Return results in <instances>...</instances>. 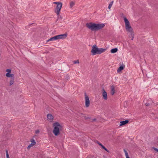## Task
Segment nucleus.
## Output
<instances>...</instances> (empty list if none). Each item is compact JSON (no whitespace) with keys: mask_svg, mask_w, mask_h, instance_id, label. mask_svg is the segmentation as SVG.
<instances>
[{"mask_svg":"<svg viewBox=\"0 0 158 158\" xmlns=\"http://www.w3.org/2000/svg\"><path fill=\"white\" fill-rule=\"evenodd\" d=\"M86 26L92 31H96L103 28L105 25L103 24H96L92 23H87Z\"/></svg>","mask_w":158,"mask_h":158,"instance_id":"obj_1","label":"nucleus"},{"mask_svg":"<svg viewBox=\"0 0 158 158\" xmlns=\"http://www.w3.org/2000/svg\"><path fill=\"white\" fill-rule=\"evenodd\" d=\"M54 127L53 132L54 134L57 136L60 134V131L62 130V126L59 123L56 122L53 124Z\"/></svg>","mask_w":158,"mask_h":158,"instance_id":"obj_2","label":"nucleus"},{"mask_svg":"<svg viewBox=\"0 0 158 158\" xmlns=\"http://www.w3.org/2000/svg\"><path fill=\"white\" fill-rule=\"evenodd\" d=\"M106 49L101 48H98L96 45L93 46L91 50V52L93 55L96 54H100L104 52Z\"/></svg>","mask_w":158,"mask_h":158,"instance_id":"obj_3","label":"nucleus"},{"mask_svg":"<svg viewBox=\"0 0 158 158\" xmlns=\"http://www.w3.org/2000/svg\"><path fill=\"white\" fill-rule=\"evenodd\" d=\"M67 33H65L63 34L58 35L53 37H51L49 39L47 40V42L50 41L55 40H56L61 39H65L67 36Z\"/></svg>","mask_w":158,"mask_h":158,"instance_id":"obj_4","label":"nucleus"},{"mask_svg":"<svg viewBox=\"0 0 158 158\" xmlns=\"http://www.w3.org/2000/svg\"><path fill=\"white\" fill-rule=\"evenodd\" d=\"M53 3L57 5L55 11L57 15H59L62 6V3L60 2H54Z\"/></svg>","mask_w":158,"mask_h":158,"instance_id":"obj_5","label":"nucleus"},{"mask_svg":"<svg viewBox=\"0 0 158 158\" xmlns=\"http://www.w3.org/2000/svg\"><path fill=\"white\" fill-rule=\"evenodd\" d=\"M124 22L125 24L126 29L127 31L131 32L132 31V29L131 27L129 22L126 17L124 18Z\"/></svg>","mask_w":158,"mask_h":158,"instance_id":"obj_6","label":"nucleus"},{"mask_svg":"<svg viewBox=\"0 0 158 158\" xmlns=\"http://www.w3.org/2000/svg\"><path fill=\"white\" fill-rule=\"evenodd\" d=\"M85 105L86 107H88L89 106L90 101L88 96L85 94Z\"/></svg>","mask_w":158,"mask_h":158,"instance_id":"obj_7","label":"nucleus"},{"mask_svg":"<svg viewBox=\"0 0 158 158\" xmlns=\"http://www.w3.org/2000/svg\"><path fill=\"white\" fill-rule=\"evenodd\" d=\"M30 141L32 143L30 144L27 147V149L28 150L31 147L34 146L36 144L35 141L33 139H31Z\"/></svg>","mask_w":158,"mask_h":158,"instance_id":"obj_8","label":"nucleus"},{"mask_svg":"<svg viewBox=\"0 0 158 158\" xmlns=\"http://www.w3.org/2000/svg\"><path fill=\"white\" fill-rule=\"evenodd\" d=\"M6 71L7 72L6 74V76L7 77H13L14 75L13 74H10L11 70L10 69H7Z\"/></svg>","mask_w":158,"mask_h":158,"instance_id":"obj_9","label":"nucleus"},{"mask_svg":"<svg viewBox=\"0 0 158 158\" xmlns=\"http://www.w3.org/2000/svg\"><path fill=\"white\" fill-rule=\"evenodd\" d=\"M102 95L103 98L104 100H106L107 99V94L104 90H103Z\"/></svg>","mask_w":158,"mask_h":158,"instance_id":"obj_10","label":"nucleus"},{"mask_svg":"<svg viewBox=\"0 0 158 158\" xmlns=\"http://www.w3.org/2000/svg\"><path fill=\"white\" fill-rule=\"evenodd\" d=\"M48 120L49 122H52L53 119V116L50 114H49L47 116Z\"/></svg>","mask_w":158,"mask_h":158,"instance_id":"obj_11","label":"nucleus"},{"mask_svg":"<svg viewBox=\"0 0 158 158\" xmlns=\"http://www.w3.org/2000/svg\"><path fill=\"white\" fill-rule=\"evenodd\" d=\"M125 67V66L123 65H122L117 69V72L118 73L120 72L121 71L123 70Z\"/></svg>","mask_w":158,"mask_h":158,"instance_id":"obj_12","label":"nucleus"},{"mask_svg":"<svg viewBox=\"0 0 158 158\" xmlns=\"http://www.w3.org/2000/svg\"><path fill=\"white\" fill-rule=\"evenodd\" d=\"M129 122L128 120H126L124 121H121L119 125L120 126H122L123 125H124L128 123Z\"/></svg>","mask_w":158,"mask_h":158,"instance_id":"obj_13","label":"nucleus"},{"mask_svg":"<svg viewBox=\"0 0 158 158\" xmlns=\"http://www.w3.org/2000/svg\"><path fill=\"white\" fill-rule=\"evenodd\" d=\"M152 101L151 99H149L147 101V102L145 104V105L146 106H149L150 105V104H152Z\"/></svg>","mask_w":158,"mask_h":158,"instance_id":"obj_14","label":"nucleus"},{"mask_svg":"<svg viewBox=\"0 0 158 158\" xmlns=\"http://www.w3.org/2000/svg\"><path fill=\"white\" fill-rule=\"evenodd\" d=\"M114 87V86H112L111 87V94L112 95H113L115 93Z\"/></svg>","mask_w":158,"mask_h":158,"instance_id":"obj_15","label":"nucleus"},{"mask_svg":"<svg viewBox=\"0 0 158 158\" xmlns=\"http://www.w3.org/2000/svg\"><path fill=\"white\" fill-rule=\"evenodd\" d=\"M118 51V49L117 48H114L112 49L111 50V52L112 53H115L117 52Z\"/></svg>","mask_w":158,"mask_h":158,"instance_id":"obj_16","label":"nucleus"},{"mask_svg":"<svg viewBox=\"0 0 158 158\" xmlns=\"http://www.w3.org/2000/svg\"><path fill=\"white\" fill-rule=\"evenodd\" d=\"M75 5V2L73 1H71L70 2V8H72Z\"/></svg>","mask_w":158,"mask_h":158,"instance_id":"obj_17","label":"nucleus"},{"mask_svg":"<svg viewBox=\"0 0 158 158\" xmlns=\"http://www.w3.org/2000/svg\"><path fill=\"white\" fill-rule=\"evenodd\" d=\"M113 2L112 1V2H110V3L109 6H108V8L109 9H110V8H111L113 4Z\"/></svg>","mask_w":158,"mask_h":158,"instance_id":"obj_18","label":"nucleus"},{"mask_svg":"<svg viewBox=\"0 0 158 158\" xmlns=\"http://www.w3.org/2000/svg\"><path fill=\"white\" fill-rule=\"evenodd\" d=\"M79 63V60H77L74 61H73V63L75 64H78V63Z\"/></svg>","mask_w":158,"mask_h":158,"instance_id":"obj_19","label":"nucleus"},{"mask_svg":"<svg viewBox=\"0 0 158 158\" xmlns=\"http://www.w3.org/2000/svg\"><path fill=\"white\" fill-rule=\"evenodd\" d=\"M99 144L102 147V148L105 150L106 151H107V149L106 148L102 145Z\"/></svg>","mask_w":158,"mask_h":158,"instance_id":"obj_20","label":"nucleus"},{"mask_svg":"<svg viewBox=\"0 0 158 158\" xmlns=\"http://www.w3.org/2000/svg\"><path fill=\"white\" fill-rule=\"evenodd\" d=\"M14 80H11L10 81V85H12L13 83H14Z\"/></svg>","mask_w":158,"mask_h":158,"instance_id":"obj_21","label":"nucleus"},{"mask_svg":"<svg viewBox=\"0 0 158 158\" xmlns=\"http://www.w3.org/2000/svg\"><path fill=\"white\" fill-rule=\"evenodd\" d=\"M6 158H9V156L8 154L7 151H6Z\"/></svg>","mask_w":158,"mask_h":158,"instance_id":"obj_22","label":"nucleus"},{"mask_svg":"<svg viewBox=\"0 0 158 158\" xmlns=\"http://www.w3.org/2000/svg\"><path fill=\"white\" fill-rule=\"evenodd\" d=\"M39 132V131L38 130H36L35 131V133L36 134H37Z\"/></svg>","mask_w":158,"mask_h":158,"instance_id":"obj_23","label":"nucleus"},{"mask_svg":"<svg viewBox=\"0 0 158 158\" xmlns=\"http://www.w3.org/2000/svg\"><path fill=\"white\" fill-rule=\"evenodd\" d=\"M124 151L125 153V154H127L128 153L127 152L125 149L124 150Z\"/></svg>","mask_w":158,"mask_h":158,"instance_id":"obj_24","label":"nucleus"},{"mask_svg":"<svg viewBox=\"0 0 158 158\" xmlns=\"http://www.w3.org/2000/svg\"><path fill=\"white\" fill-rule=\"evenodd\" d=\"M126 158H129V157L128 155H126Z\"/></svg>","mask_w":158,"mask_h":158,"instance_id":"obj_25","label":"nucleus"},{"mask_svg":"<svg viewBox=\"0 0 158 158\" xmlns=\"http://www.w3.org/2000/svg\"><path fill=\"white\" fill-rule=\"evenodd\" d=\"M155 150L157 152H158V149L156 148H155Z\"/></svg>","mask_w":158,"mask_h":158,"instance_id":"obj_26","label":"nucleus"},{"mask_svg":"<svg viewBox=\"0 0 158 158\" xmlns=\"http://www.w3.org/2000/svg\"><path fill=\"white\" fill-rule=\"evenodd\" d=\"M128 155V153H127V154H125V156L127 155Z\"/></svg>","mask_w":158,"mask_h":158,"instance_id":"obj_27","label":"nucleus"}]
</instances>
